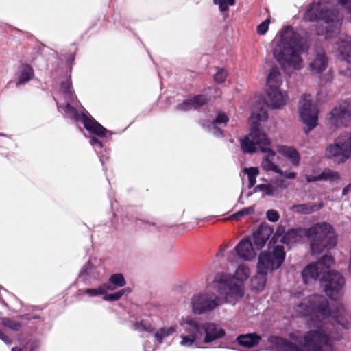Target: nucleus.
<instances>
[{
  "label": "nucleus",
  "instance_id": "nucleus-56",
  "mask_svg": "<svg viewBox=\"0 0 351 351\" xmlns=\"http://www.w3.org/2000/svg\"><path fill=\"white\" fill-rule=\"evenodd\" d=\"M226 249V247H221L219 251L217 252V253L216 254V256H222L223 255V252H225Z\"/></svg>",
  "mask_w": 351,
  "mask_h": 351
},
{
  "label": "nucleus",
  "instance_id": "nucleus-15",
  "mask_svg": "<svg viewBox=\"0 0 351 351\" xmlns=\"http://www.w3.org/2000/svg\"><path fill=\"white\" fill-rule=\"evenodd\" d=\"M330 124L340 128L351 121V98L339 102L328 115Z\"/></svg>",
  "mask_w": 351,
  "mask_h": 351
},
{
  "label": "nucleus",
  "instance_id": "nucleus-3",
  "mask_svg": "<svg viewBox=\"0 0 351 351\" xmlns=\"http://www.w3.org/2000/svg\"><path fill=\"white\" fill-rule=\"evenodd\" d=\"M268 118L267 111L264 106H254L250 117L251 124L250 132L241 140V146L243 152L254 153L258 151L265 154L261 162V167L267 171L282 173V171L275 165L274 159L276 153L269 146L270 140L266 134L261 131V121H265Z\"/></svg>",
  "mask_w": 351,
  "mask_h": 351
},
{
  "label": "nucleus",
  "instance_id": "nucleus-37",
  "mask_svg": "<svg viewBox=\"0 0 351 351\" xmlns=\"http://www.w3.org/2000/svg\"><path fill=\"white\" fill-rule=\"evenodd\" d=\"M61 90L66 95L68 99L73 101L75 99V95L72 90L70 80H66L61 83Z\"/></svg>",
  "mask_w": 351,
  "mask_h": 351
},
{
  "label": "nucleus",
  "instance_id": "nucleus-59",
  "mask_svg": "<svg viewBox=\"0 0 351 351\" xmlns=\"http://www.w3.org/2000/svg\"><path fill=\"white\" fill-rule=\"evenodd\" d=\"M226 2H228V3L230 6H232V5H234V3H235V0H226Z\"/></svg>",
  "mask_w": 351,
  "mask_h": 351
},
{
  "label": "nucleus",
  "instance_id": "nucleus-63",
  "mask_svg": "<svg viewBox=\"0 0 351 351\" xmlns=\"http://www.w3.org/2000/svg\"><path fill=\"white\" fill-rule=\"evenodd\" d=\"M223 219L226 220V219H231L230 217H227V218H224Z\"/></svg>",
  "mask_w": 351,
  "mask_h": 351
},
{
  "label": "nucleus",
  "instance_id": "nucleus-13",
  "mask_svg": "<svg viewBox=\"0 0 351 351\" xmlns=\"http://www.w3.org/2000/svg\"><path fill=\"white\" fill-rule=\"evenodd\" d=\"M299 113L302 122L306 125L305 133L307 134L317 125L318 109L312 102L311 96L304 95L300 100Z\"/></svg>",
  "mask_w": 351,
  "mask_h": 351
},
{
  "label": "nucleus",
  "instance_id": "nucleus-41",
  "mask_svg": "<svg viewBox=\"0 0 351 351\" xmlns=\"http://www.w3.org/2000/svg\"><path fill=\"white\" fill-rule=\"evenodd\" d=\"M269 23L270 19L267 18L263 22L259 24L256 29L257 34L259 35L265 34L268 30Z\"/></svg>",
  "mask_w": 351,
  "mask_h": 351
},
{
  "label": "nucleus",
  "instance_id": "nucleus-46",
  "mask_svg": "<svg viewBox=\"0 0 351 351\" xmlns=\"http://www.w3.org/2000/svg\"><path fill=\"white\" fill-rule=\"evenodd\" d=\"M199 225L198 222L195 221L193 223H184L180 224L178 228L183 230H190L195 228L196 226Z\"/></svg>",
  "mask_w": 351,
  "mask_h": 351
},
{
  "label": "nucleus",
  "instance_id": "nucleus-42",
  "mask_svg": "<svg viewBox=\"0 0 351 351\" xmlns=\"http://www.w3.org/2000/svg\"><path fill=\"white\" fill-rule=\"evenodd\" d=\"M227 77V72L223 69H219V71L214 75L215 82L221 84L225 82Z\"/></svg>",
  "mask_w": 351,
  "mask_h": 351
},
{
  "label": "nucleus",
  "instance_id": "nucleus-27",
  "mask_svg": "<svg viewBox=\"0 0 351 351\" xmlns=\"http://www.w3.org/2000/svg\"><path fill=\"white\" fill-rule=\"evenodd\" d=\"M277 150L280 154L289 160L293 165H298L299 164L300 156L298 150L293 147L278 145Z\"/></svg>",
  "mask_w": 351,
  "mask_h": 351
},
{
  "label": "nucleus",
  "instance_id": "nucleus-2",
  "mask_svg": "<svg viewBox=\"0 0 351 351\" xmlns=\"http://www.w3.org/2000/svg\"><path fill=\"white\" fill-rule=\"evenodd\" d=\"M306 238L309 242V248L312 255H319L324 252H329L337 244V235L333 226L326 223H317L311 227L289 228L287 231L282 227H278L268 242L267 247L271 248L273 245L280 242L291 247Z\"/></svg>",
  "mask_w": 351,
  "mask_h": 351
},
{
  "label": "nucleus",
  "instance_id": "nucleus-14",
  "mask_svg": "<svg viewBox=\"0 0 351 351\" xmlns=\"http://www.w3.org/2000/svg\"><path fill=\"white\" fill-rule=\"evenodd\" d=\"M65 114L71 119L81 120L86 130L90 133L99 136H104L107 130L100 123L95 120L92 117L86 115L85 113L80 114L77 110L69 103H67L64 107Z\"/></svg>",
  "mask_w": 351,
  "mask_h": 351
},
{
  "label": "nucleus",
  "instance_id": "nucleus-60",
  "mask_svg": "<svg viewBox=\"0 0 351 351\" xmlns=\"http://www.w3.org/2000/svg\"><path fill=\"white\" fill-rule=\"evenodd\" d=\"M144 332L152 333L154 332V328L151 326H149V327H147V330H144Z\"/></svg>",
  "mask_w": 351,
  "mask_h": 351
},
{
  "label": "nucleus",
  "instance_id": "nucleus-51",
  "mask_svg": "<svg viewBox=\"0 0 351 351\" xmlns=\"http://www.w3.org/2000/svg\"><path fill=\"white\" fill-rule=\"evenodd\" d=\"M25 316L27 317L25 318V319L28 322H29L31 319H38L42 323H43L45 322V318L42 317L41 316H40L38 315H32V317H29L27 315H26Z\"/></svg>",
  "mask_w": 351,
  "mask_h": 351
},
{
  "label": "nucleus",
  "instance_id": "nucleus-22",
  "mask_svg": "<svg viewBox=\"0 0 351 351\" xmlns=\"http://www.w3.org/2000/svg\"><path fill=\"white\" fill-rule=\"evenodd\" d=\"M287 184L282 179L272 180L270 183L267 184H258L255 187L256 191H261L264 195L271 197L280 196V192L286 189Z\"/></svg>",
  "mask_w": 351,
  "mask_h": 351
},
{
  "label": "nucleus",
  "instance_id": "nucleus-33",
  "mask_svg": "<svg viewBox=\"0 0 351 351\" xmlns=\"http://www.w3.org/2000/svg\"><path fill=\"white\" fill-rule=\"evenodd\" d=\"M176 332V328L175 326H164L159 328L154 333V337L156 339L157 341L161 343H162L164 339L173 335Z\"/></svg>",
  "mask_w": 351,
  "mask_h": 351
},
{
  "label": "nucleus",
  "instance_id": "nucleus-52",
  "mask_svg": "<svg viewBox=\"0 0 351 351\" xmlns=\"http://www.w3.org/2000/svg\"><path fill=\"white\" fill-rule=\"evenodd\" d=\"M283 177L287 179H294L296 177V173L295 172H283L282 173H279Z\"/></svg>",
  "mask_w": 351,
  "mask_h": 351
},
{
  "label": "nucleus",
  "instance_id": "nucleus-44",
  "mask_svg": "<svg viewBox=\"0 0 351 351\" xmlns=\"http://www.w3.org/2000/svg\"><path fill=\"white\" fill-rule=\"evenodd\" d=\"M176 109L180 111H188L193 109L189 99L178 105Z\"/></svg>",
  "mask_w": 351,
  "mask_h": 351
},
{
  "label": "nucleus",
  "instance_id": "nucleus-64",
  "mask_svg": "<svg viewBox=\"0 0 351 351\" xmlns=\"http://www.w3.org/2000/svg\"><path fill=\"white\" fill-rule=\"evenodd\" d=\"M271 222H276L277 221H274V220H272V221H270Z\"/></svg>",
  "mask_w": 351,
  "mask_h": 351
},
{
  "label": "nucleus",
  "instance_id": "nucleus-43",
  "mask_svg": "<svg viewBox=\"0 0 351 351\" xmlns=\"http://www.w3.org/2000/svg\"><path fill=\"white\" fill-rule=\"evenodd\" d=\"M254 212V207L250 206L247 208H244L242 210H239L237 213H235L234 216L236 217H249Z\"/></svg>",
  "mask_w": 351,
  "mask_h": 351
},
{
  "label": "nucleus",
  "instance_id": "nucleus-48",
  "mask_svg": "<svg viewBox=\"0 0 351 351\" xmlns=\"http://www.w3.org/2000/svg\"><path fill=\"white\" fill-rule=\"evenodd\" d=\"M0 339L6 345H11L13 342L12 339L0 328Z\"/></svg>",
  "mask_w": 351,
  "mask_h": 351
},
{
  "label": "nucleus",
  "instance_id": "nucleus-45",
  "mask_svg": "<svg viewBox=\"0 0 351 351\" xmlns=\"http://www.w3.org/2000/svg\"><path fill=\"white\" fill-rule=\"evenodd\" d=\"M213 2L216 5H219V10L221 12H226L228 10V6H230L226 0H213Z\"/></svg>",
  "mask_w": 351,
  "mask_h": 351
},
{
  "label": "nucleus",
  "instance_id": "nucleus-9",
  "mask_svg": "<svg viewBox=\"0 0 351 351\" xmlns=\"http://www.w3.org/2000/svg\"><path fill=\"white\" fill-rule=\"evenodd\" d=\"M326 156L334 162L341 164L351 157V132H343L328 145L325 150Z\"/></svg>",
  "mask_w": 351,
  "mask_h": 351
},
{
  "label": "nucleus",
  "instance_id": "nucleus-50",
  "mask_svg": "<svg viewBox=\"0 0 351 351\" xmlns=\"http://www.w3.org/2000/svg\"><path fill=\"white\" fill-rule=\"evenodd\" d=\"M145 227L147 228L150 231H153L157 226L155 223H150L149 221H142Z\"/></svg>",
  "mask_w": 351,
  "mask_h": 351
},
{
  "label": "nucleus",
  "instance_id": "nucleus-49",
  "mask_svg": "<svg viewBox=\"0 0 351 351\" xmlns=\"http://www.w3.org/2000/svg\"><path fill=\"white\" fill-rule=\"evenodd\" d=\"M134 330L144 332V330H147V326L143 324V321H140L134 324Z\"/></svg>",
  "mask_w": 351,
  "mask_h": 351
},
{
  "label": "nucleus",
  "instance_id": "nucleus-31",
  "mask_svg": "<svg viewBox=\"0 0 351 351\" xmlns=\"http://www.w3.org/2000/svg\"><path fill=\"white\" fill-rule=\"evenodd\" d=\"M108 289H110L108 287V286L103 283L96 288H87L84 289H79L77 291V295H80L82 293H84L92 298L100 295L104 296V293L108 291Z\"/></svg>",
  "mask_w": 351,
  "mask_h": 351
},
{
  "label": "nucleus",
  "instance_id": "nucleus-35",
  "mask_svg": "<svg viewBox=\"0 0 351 351\" xmlns=\"http://www.w3.org/2000/svg\"><path fill=\"white\" fill-rule=\"evenodd\" d=\"M267 276H259L257 274L252 278V287L258 291H263L266 285Z\"/></svg>",
  "mask_w": 351,
  "mask_h": 351
},
{
  "label": "nucleus",
  "instance_id": "nucleus-25",
  "mask_svg": "<svg viewBox=\"0 0 351 351\" xmlns=\"http://www.w3.org/2000/svg\"><path fill=\"white\" fill-rule=\"evenodd\" d=\"M306 180L308 182L317 181H330L331 182H337L340 179L339 174L337 171H332L330 169H325L317 176H306Z\"/></svg>",
  "mask_w": 351,
  "mask_h": 351
},
{
  "label": "nucleus",
  "instance_id": "nucleus-23",
  "mask_svg": "<svg viewBox=\"0 0 351 351\" xmlns=\"http://www.w3.org/2000/svg\"><path fill=\"white\" fill-rule=\"evenodd\" d=\"M328 66V58L323 49L317 50L314 57L309 62L310 71L315 73H319L324 71Z\"/></svg>",
  "mask_w": 351,
  "mask_h": 351
},
{
  "label": "nucleus",
  "instance_id": "nucleus-16",
  "mask_svg": "<svg viewBox=\"0 0 351 351\" xmlns=\"http://www.w3.org/2000/svg\"><path fill=\"white\" fill-rule=\"evenodd\" d=\"M341 339V336H333L327 328L326 322L320 328L318 336L313 343L309 351H333V343Z\"/></svg>",
  "mask_w": 351,
  "mask_h": 351
},
{
  "label": "nucleus",
  "instance_id": "nucleus-26",
  "mask_svg": "<svg viewBox=\"0 0 351 351\" xmlns=\"http://www.w3.org/2000/svg\"><path fill=\"white\" fill-rule=\"evenodd\" d=\"M324 206L323 202L310 204H295L289 207V210L295 214L298 215H309L315 213L322 209Z\"/></svg>",
  "mask_w": 351,
  "mask_h": 351
},
{
  "label": "nucleus",
  "instance_id": "nucleus-47",
  "mask_svg": "<svg viewBox=\"0 0 351 351\" xmlns=\"http://www.w3.org/2000/svg\"><path fill=\"white\" fill-rule=\"evenodd\" d=\"M267 219H279L280 215L277 210L271 209L267 211Z\"/></svg>",
  "mask_w": 351,
  "mask_h": 351
},
{
  "label": "nucleus",
  "instance_id": "nucleus-34",
  "mask_svg": "<svg viewBox=\"0 0 351 351\" xmlns=\"http://www.w3.org/2000/svg\"><path fill=\"white\" fill-rule=\"evenodd\" d=\"M243 172L247 176L249 188L253 187L256 184V177L259 173L258 168L254 167H245L243 169Z\"/></svg>",
  "mask_w": 351,
  "mask_h": 351
},
{
  "label": "nucleus",
  "instance_id": "nucleus-1",
  "mask_svg": "<svg viewBox=\"0 0 351 351\" xmlns=\"http://www.w3.org/2000/svg\"><path fill=\"white\" fill-rule=\"evenodd\" d=\"M328 267L319 280L320 287L326 295L335 302L332 306L322 295H313L302 300L297 306L298 313L311 320L331 318L333 325L348 329L351 325V316L346 310L341 300L343 295L345 278L340 273Z\"/></svg>",
  "mask_w": 351,
  "mask_h": 351
},
{
  "label": "nucleus",
  "instance_id": "nucleus-19",
  "mask_svg": "<svg viewBox=\"0 0 351 351\" xmlns=\"http://www.w3.org/2000/svg\"><path fill=\"white\" fill-rule=\"evenodd\" d=\"M255 247L249 237L243 238L234 247L237 256L244 261H251L256 256Z\"/></svg>",
  "mask_w": 351,
  "mask_h": 351
},
{
  "label": "nucleus",
  "instance_id": "nucleus-21",
  "mask_svg": "<svg viewBox=\"0 0 351 351\" xmlns=\"http://www.w3.org/2000/svg\"><path fill=\"white\" fill-rule=\"evenodd\" d=\"M226 334V330L216 323L204 322L203 343H209L222 339Z\"/></svg>",
  "mask_w": 351,
  "mask_h": 351
},
{
  "label": "nucleus",
  "instance_id": "nucleus-55",
  "mask_svg": "<svg viewBox=\"0 0 351 351\" xmlns=\"http://www.w3.org/2000/svg\"><path fill=\"white\" fill-rule=\"evenodd\" d=\"M213 126V133L216 136H220L222 134V130L218 128L216 125H212Z\"/></svg>",
  "mask_w": 351,
  "mask_h": 351
},
{
  "label": "nucleus",
  "instance_id": "nucleus-28",
  "mask_svg": "<svg viewBox=\"0 0 351 351\" xmlns=\"http://www.w3.org/2000/svg\"><path fill=\"white\" fill-rule=\"evenodd\" d=\"M282 84L281 74L278 67H272L269 72L266 80V90L280 88Z\"/></svg>",
  "mask_w": 351,
  "mask_h": 351
},
{
  "label": "nucleus",
  "instance_id": "nucleus-39",
  "mask_svg": "<svg viewBox=\"0 0 351 351\" xmlns=\"http://www.w3.org/2000/svg\"><path fill=\"white\" fill-rule=\"evenodd\" d=\"M3 324L5 326L9 328L14 331H19L21 327V324L19 322L13 320L10 318H6L3 321Z\"/></svg>",
  "mask_w": 351,
  "mask_h": 351
},
{
  "label": "nucleus",
  "instance_id": "nucleus-30",
  "mask_svg": "<svg viewBox=\"0 0 351 351\" xmlns=\"http://www.w3.org/2000/svg\"><path fill=\"white\" fill-rule=\"evenodd\" d=\"M34 75L32 67L29 64L23 65L21 68L16 86L24 84L30 81Z\"/></svg>",
  "mask_w": 351,
  "mask_h": 351
},
{
  "label": "nucleus",
  "instance_id": "nucleus-53",
  "mask_svg": "<svg viewBox=\"0 0 351 351\" xmlns=\"http://www.w3.org/2000/svg\"><path fill=\"white\" fill-rule=\"evenodd\" d=\"M90 141L91 145H97V147H99L100 148L102 147V146H103L101 142L95 137L91 138Z\"/></svg>",
  "mask_w": 351,
  "mask_h": 351
},
{
  "label": "nucleus",
  "instance_id": "nucleus-36",
  "mask_svg": "<svg viewBox=\"0 0 351 351\" xmlns=\"http://www.w3.org/2000/svg\"><path fill=\"white\" fill-rule=\"evenodd\" d=\"M193 109H197L206 104L209 99L204 95H197L189 99Z\"/></svg>",
  "mask_w": 351,
  "mask_h": 351
},
{
  "label": "nucleus",
  "instance_id": "nucleus-20",
  "mask_svg": "<svg viewBox=\"0 0 351 351\" xmlns=\"http://www.w3.org/2000/svg\"><path fill=\"white\" fill-rule=\"evenodd\" d=\"M267 97L265 104L267 107L271 109H279L286 105L288 96L285 92L280 90V88L266 90Z\"/></svg>",
  "mask_w": 351,
  "mask_h": 351
},
{
  "label": "nucleus",
  "instance_id": "nucleus-17",
  "mask_svg": "<svg viewBox=\"0 0 351 351\" xmlns=\"http://www.w3.org/2000/svg\"><path fill=\"white\" fill-rule=\"evenodd\" d=\"M337 45L342 56L340 73L348 77H351V36L340 34Z\"/></svg>",
  "mask_w": 351,
  "mask_h": 351
},
{
  "label": "nucleus",
  "instance_id": "nucleus-40",
  "mask_svg": "<svg viewBox=\"0 0 351 351\" xmlns=\"http://www.w3.org/2000/svg\"><path fill=\"white\" fill-rule=\"evenodd\" d=\"M229 121L227 114L223 112H218L215 119L212 122V125L223 124L226 125Z\"/></svg>",
  "mask_w": 351,
  "mask_h": 351
},
{
  "label": "nucleus",
  "instance_id": "nucleus-8",
  "mask_svg": "<svg viewBox=\"0 0 351 351\" xmlns=\"http://www.w3.org/2000/svg\"><path fill=\"white\" fill-rule=\"evenodd\" d=\"M286 258L283 245H273L271 248L261 251L257 257L256 269L259 276H267L269 273L280 269Z\"/></svg>",
  "mask_w": 351,
  "mask_h": 351
},
{
  "label": "nucleus",
  "instance_id": "nucleus-10",
  "mask_svg": "<svg viewBox=\"0 0 351 351\" xmlns=\"http://www.w3.org/2000/svg\"><path fill=\"white\" fill-rule=\"evenodd\" d=\"M184 331L187 335L180 336V345L187 348H204L198 346V341H203L204 322L192 317H186L183 324Z\"/></svg>",
  "mask_w": 351,
  "mask_h": 351
},
{
  "label": "nucleus",
  "instance_id": "nucleus-4",
  "mask_svg": "<svg viewBox=\"0 0 351 351\" xmlns=\"http://www.w3.org/2000/svg\"><path fill=\"white\" fill-rule=\"evenodd\" d=\"M308 49V47L300 35L291 27H286L279 32V40L273 53L284 69L290 67L300 70L304 66L301 54Z\"/></svg>",
  "mask_w": 351,
  "mask_h": 351
},
{
  "label": "nucleus",
  "instance_id": "nucleus-24",
  "mask_svg": "<svg viewBox=\"0 0 351 351\" xmlns=\"http://www.w3.org/2000/svg\"><path fill=\"white\" fill-rule=\"evenodd\" d=\"M261 339L259 334L253 332L239 335L235 339V342L241 347L250 349L257 346Z\"/></svg>",
  "mask_w": 351,
  "mask_h": 351
},
{
  "label": "nucleus",
  "instance_id": "nucleus-62",
  "mask_svg": "<svg viewBox=\"0 0 351 351\" xmlns=\"http://www.w3.org/2000/svg\"><path fill=\"white\" fill-rule=\"evenodd\" d=\"M348 269L350 271H351V253H350V257L349 263H348Z\"/></svg>",
  "mask_w": 351,
  "mask_h": 351
},
{
  "label": "nucleus",
  "instance_id": "nucleus-54",
  "mask_svg": "<svg viewBox=\"0 0 351 351\" xmlns=\"http://www.w3.org/2000/svg\"><path fill=\"white\" fill-rule=\"evenodd\" d=\"M349 194H351V182L342 190V195H348Z\"/></svg>",
  "mask_w": 351,
  "mask_h": 351
},
{
  "label": "nucleus",
  "instance_id": "nucleus-57",
  "mask_svg": "<svg viewBox=\"0 0 351 351\" xmlns=\"http://www.w3.org/2000/svg\"><path fill=\"white\" fill-rule=\"evenodd\" d=\"M120 290H123L124 291V295L125 294H128L130 293H131L132 290L129 287H125V288H123V289H121Z\"/></svg>",
  "mask_w": 351,
  "mask_h": 351
},
{
  "label": "nucleus",
  "instance_id": "nucleus-11",
  "mask_svg": "<svg viewBox=\"0 0 351 351\" xmlns=\"http://www.w3.org/2000/svg\"><path fill=\"white\" fill-rule=\"evenodd\" d=\"M319 258L316 261L308 263L301 271L302 281L308 285L312 280L319 281L328 267H332L335 263V258L328 252Z\"/></svg>",
  "mask_w": 351,
  "mask_h": 351
},
{
  "label": "nucleus",
  "instance_id": "nucleus-29",
  "mask_svg": "<svg viewBox=\"0 0 351 351\" xmlns=\"http://www.w3.org/2000/svg\"><path fill=\"white\" fill-rule=\"evenodd\" d=\"M97 267L94 266L90 261H88L81 268L79 278L81 279L84 283L90 281L92 278H95V271Z\"/></svg>",
  "mask_w": 351,
  "mask_h": 351
},
{
  "label": "nucleus",
  "instance_id": "nucleus-7",
  "mask_svg": "<svg viewBox=\"0 0 351 351\" xmlns=\"http://www.w3.org/2000/svg\"><path fill=\"white\" fill-rule=\"evenodd\" d=\"M213 282L216 284L214 287L221 298V304L234 305L244 296L243 285L231 275L219 273L215 276Z\"/></svg>",
  "mask_w": 351,
  "mask_h": 351
},
{
  "label": "nucleus",
  "instance_id": "nucleus-32",
  "mask_svg": "<svg viewBox=\"0 0 351 351\" xmlns=\"http://www.w3.org/2000/svg\"><path fill=\"white\" fill-rule=\"evenodd\" d=\"M104 284L107 285L108 287L110 289H108V291H112L117 287H122L125 286L126 284V281L122 274L116 273L112 274L110 276L108 281Z\"/></svg>",
  "mask_w": 351,
  "mask_h": 351
},
{
  "label": "nucleus",
  "instance_id": "nucleus-38",
  "mask_svg": "<svg viewBox=\"0 0 351 351\" xmlns=\"http://www.w3.org/2000/svg\"><path fill=\"white\" fill-rule=\"evenodd\" d=\"M124 295V291L123 290H118L117 291L108 293H106L104 295L103 299L105 301L108 302H115L119 300L123 295Z\"/></svg>",
  "mask_w": 351,
  "mask_h": 351
},
{
  "label": "nucleus",
  "instance_id": "nucleus-58",
  "mask_svg": "<svg viewBox=\"0 0 351 351\" xmlns=\"http://www.w3.org/2000/svg\"><path fill=\"white\" fill-rule=\"evenodd\" d=\"M34 346V351H36L38 348V343L37 342H33L31 346Z\"/></svg>",
  "mask_w": 351,
  "mask_h": 351
},
{
  "label": "nucleus",
  "instance_id": "nucleus-6",
  "mask_svg": "<svg viewBox=\"0 0 351 351\" xmlns=\"http://www.w3.org/2000/svg\"><path fill=\"white\" fill-rule=\"evenodd\" d=\"M311 328L303 336L295 332L289 333L288 338L278 335H269L267 341L271 351H309L318 332L324 324V319L311 320Z\"/></svg>",
  "mask_w": 351,
  "mask_h": 351
},
{
  "label": "nucleus",
  "instance_id": "nucleus-12",
  "mask_svg": "<svg viewBox=\"0 0 351 351\" xmlns=\"http://www.w3.org/2000/svg\"><path fill=\"white\" fill-rule=\"evenodd\" d=\"M192 312L195 315H203L210 313L221 305L219 295H210L206 292L195 294L191 302Z\"/></svg>",
  "mask_w": 351,
  "mask_h": 351
},
{
  "label": "nucleus",
  "instance_id": "nucleus-61",
  "mask_svg": "<svg viewBox=\"0 0 351 351\" xmlns=\"http://www.w3.org/2000/svg\"><path fill=\"white\" fill-rule=\"evenodd\" d=\"M11 351H23V350L21 348L14 347L12 348Z\"/></svg>",
  "mask_w": 351,
  "mask_h": 351
},
{
  "label": "nucleus",
  "instance_id": "nucleus-18",
  "mask_svg": "<svg viewBox=\"0 0 351 351\" xmlns=\"http://www.w3.org/2000/svg\"><path fill=\"white\" fill-rule=\"evenodd\" d=\"M274 233V228L267 225L265 221H263L252 234V241L256 250H261L266 245L267 241H269Z\"/></svg>",
  "mask_w": 351,
  "mask_h": 351
},
{
  "label": "nucleus",
  "instance_id": "nucleus-5",
  "mask_svg": "<svg viewBox=\"0 0 351 351\" xmlns=\"http://www.w3.org/2000/svg\"><path fill=\"white\" fill-rule=\"evenodd\" d=\"M303 19L311 22L320 21L321 24L317 26L316 31L318 35H323L326 38L339 33L341 24L339 12L332 9V3L325 0H314L306 9Z\"/></svg>",
  "mask_w": 351,
  "mask_h": 351
}]
</instances>
